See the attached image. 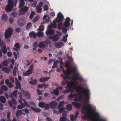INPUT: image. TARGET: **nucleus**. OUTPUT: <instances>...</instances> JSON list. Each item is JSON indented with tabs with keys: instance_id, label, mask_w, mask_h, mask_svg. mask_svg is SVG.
I'll return each instance as SVG.
<instances>
[{
	"instance_id": "cd10ccee",
	"label": "nucleus",
	"mask_w": 121,
	"mask_h": 121,
	"mask_svg": "<svg viewBox=\"0 0 121 121\" xmlns=\"http://www.w3.org/2000/svg\"><path fill=\"white\" fill-rule=\"evenodd\" d=\"M25 4V3L24 0H20V3L19 6V8H20L23 6Z\"/></svg>"
},
{
	"instance_id": "2f4dec72",
	"label": "nucleus",
	"mask_w": 121,
	"mask_h": 121,
	"mask_svg": "<svg viewBox=\"0 0 121 121\" xmlns=\"http://www.w3.org/2000/svg\"><path fill=\"white\" fill-rule=\"evenodd\" d=\"M8 17L7 15L6 14H4L2 15V19L3 20H5L7 21L8 20Z\"/></svg>"
},
{
	"instance_id": "6e6d98bb",
	"label": "nucleus",
	"mask_w": 121,
	"mask_h": 121,
	"mask_svg": "<svg viewBox=\"0 0 121 121\" xmlns=\"http://www.w3.org/2000/svg\"><path fill=\"white\" fill-rule=\"evenodd\" d=\"M56 22L55 20V21H53V24L52 25V26L54 28H56Z\"/></svg>"
},
{
	"instance_id": "5701e85b",
	"label": "nucleus",
	"mask_w": 121,
	"mask_h": 121,
	"mask_svg": "<svg viewBox=\"0 0 121 121\" xmlns=\"http://www.w3.org/2000/svg\"><path fill=\"white\" fill-rule=\"evenodd\" d=\"M2 70L4 71L5 73H9L10 72L9 70L7 67H3L2 68Z\"/></svg>"
},
{
	"instance_id": "4be33fe9",
	"label": "nucleus",
	"mask_w": 121,
	"mask_h": 121,
	"mask_svg": "<svg viewBox=\"0 0 121 121\" xmlns=\"http://www.w3.org/2000/svg\"><path fill=\"white\" fill-rule=\"evenodd\" d=\"M44 43V46L45 48L48 47V46L49 44H51V42L48 40H46L43 41Z\"/></svg>"
},
{
	"instance_id": "72a5a7b5",
	"label": "nucleus",
	"mask_w": 121,
	"mask_h": 121,
	"mask_svg": "<svg viewBox=\"0 0 121 121\" xmlns=\"http://www.w3.org/2000/svg\"><path fill=\"white\" fill-rule=\"evenodd\" d=\"M45 103L43 102H39L38 104V106L41 108H43L44 107Z\"/></svg>"
},
{
	"instance_id": "bb28decb",
	"label": "nucleus",
	"mask_w": 121,
	"mask_h": 121,
	"mask_svg": "<svg viewBox=\"0 0 121 121\" xmlns=\"http://www.w3.org/2000/svg\"><path fill=\"white\" fill-rule=\"evenodd\" d=\"M38 47L41 48H45L44 44L43 41L40 42L38 45Z\"/></svg>"
},
{
	"instance_id": "37998d69",
	"label": "nucleus",
	"mask_w": 121,
	"mask_h": 121,
	"mask_svg": "<svg viewBox=\"0 0 121 121\" xmlns=\"http://www.w3.org/2000/svg\"><path fill=\"white\" fill-rule=\"evenodd\" d=\"M63 25V23H60L58 24L57 28L59 30H60L61 29Z\"/></svg>"
},
{
	"instance_id": "e433bc0d",
	"label": "nucleus",
	"mask_w": 121,
	"mask_h": 121,
	"mask_svg": "<svg viewBox=\"0 0 121 121\" xmlns=\"http://www.w3.org/2000/svg\"><path fill=\"white\" fill-rule=\"evenodd\" d=\"M74 80L75 81H76L77 80H78L79 81H83V79L81 76H79L77 78H75Z\"/></svg>"
},
{
	"instance_id": "ea45409f",
	"label": "nucleus",
	"mask_w": 121,
	"mask_h": 121,
	"mask_svg": "<svg viewBox=\"0 0 121 121\" xmlns=\"http://www.w3.org/2000/svg\"><path fill=\"white\" fill-rule=\"evenodd\" d=\"M1 88L5 91H7L8 90L7 86L4 85H2L1 86Z\"/></svg>"
},
{
	"instance_id": "c756f323",
	"label": "nucleus",
	"mask_w": 121,
	"mask_h": 121,
	"mask_svg": "<svg viewBox=\"0 0 121 121\" xmlns=\"http://www.w3.org/2000/svg\"><path fill=\"white\" fill-rule=\"evenodd\" d=\"M67 109L68 111L71 110L72 108V106L70 104H68L66 106Z\"/></svg>"
},
{
	"instance_id": "7c9ffc66",
	"label": "nucleus",
	"mask_w": 121,
	"mask_h": 121,
	"mask_svg": "<svg viewBox=\"0 0 121 121\" xmlns=\"http://www.w3.org/2000/svg\"><path fill=\"white\" fill-rule=\"evenodd\" d=\"M14 46L15 48H17L18 49H19L21 48V44L19 42L16 43L14 45Z\"/></svg>"
},
{
	"instance_id": "864d4df0",
	"label": "nucleus",
	"mask_w": 121,
	"mask_h": 121,
	"mask_svg": "<svg viewBox=\"0 0 121 121\" xmlns=\"http://www.w3.org/2000/svg\"><path fill=\"white\" fill-rule=\"evenodd\" d=\"M67 29L65 27H62V31L64 33H66L67 32Z\"/></svg>"
},
{
	"instance_id": "39448f33",
	"label": "nucleus",
	"mask_w": 121,
	"mask_h": 121,
	"mask_svg": "<svg viewBox=\"0 0 121 121\" xmlns=\"http://www.w3.org/2000/svg\"><path fill=\"white\" fill-rule=\"evenodd\" d=\"M92 107V106L91 104H89L88 105H86L85 106H83L82 108V109L83 110H86V111L83 112L82 111V113L83 114H88L89 112L91 111V109Z\"/></svg>"
},
{
	"instance_id": "680f3d73",
	"label": "nucleus",
	"mask_w": 121,
	"mask_h": 121,
	"mask_svg": "<svg viewBox=\"0 0 121 121\" xmlns=\"http://www.w3.org/2000/svg\"><path fill=\"white\" fill-rule=\"evenodd\" d=\"M4 45H5L4 43L1 40V39L0 38V46L1 47L2 46Z\"/></svg>"
},
{
	"instance_id": "20e7f679",
	"label": "nucleus",
	"mask_w": 121,
	"mask_h": 121,
	"mask_svg": "<svg viewBox=\"0 0 121 121\" xmlns=\"http://www.w3.org/2000/svg\"><path fill=\"white\" fill-rule=\"evenodd\" d=\"M8 4L6 6L5 9L7 12H9L11 11L13 8V5L12 0H8Z\"/></svg>"
},
{
	"instance_id": "5fc2aeb1",
	"label": "nucleus",
	"mask_w": 121,
	"mask_h": 121,
	"mask_svg": "<svg viewBox=\"0 0 121 121\" xmlns=\"http://www.w3.org/2000/svg\"><path fill=\"white\" fill-rule=\"evenodd\" d=\"M9 78L10 81L12 83H14V80L13 77L12 76H11L9 77Z\"/></svg>"
},
{
	"instance_id": "4468645a",
	"label": "nucleus",
	"mask_w": 121,
	"mask_h": 121,
	"mask_svg": "<svg viewBox=\"0 0 121 121\" xmlns=\"http://www.w3.org/2000/svg\"><path fill=\"white\" fill-rule=\"evenodd\" d=\"M22 92L23 95H25L26 96H27V98L29 99L30 98V96L29 93L27 91H25L24 90L22 89L21 90Z\"/></svg>"
},
{
	"instance_id": "0eeeda50",
	"label": "nucleus",
	"mask_w": 121,
	"mask_h": 121,
	"mask_svg": "<svg viewBox=\"0 0 121 121\" xmlns=\"http://www.w3.org/2000/svg\"><path fill=\"white\" fill-rule=\"evenodd\" d=\"M34 65L32 64L29 66V69L26 71L25 72H23V75L24 76H29L32 73V71L33 69Z\"/></svg>"
},
{
	"instance_id": "6ab92c4d",
	"label": "nucleus",
	"mask_w": 121,
	"mask_h": 121,
	"mask_svg": "<svg viewBox=\"0 0 121 121\" xmlns=\"http://www.w3.org/2000/svg\"><path fill=\"white\" fill-rule=\"evenodd\" d=\"M31 110L36 112H39L41 111V109L39 108L35 107L33 106L31 107Z\"/></svg>"
},
{
	"instance_id": "6e6552de",
	"label": "nucleus",
	"mask_w": 121,
	"mask_h": 121,
	"mask_svg": "<svg viewBox=\"0 0 121 121\" xmlns=\"http://www.w3.org/2000/svg\"><path fill=\"white\" fill-rule=\"evenodd\" d=\"M57 17L59 19H55V20L56 22H60L63 21L64 18V16L60 12H59L58 13Z\"/></svg>"
},
{
	"instance_id": "3c124183",
	"label": "nucleus",
	"mask_w": 121,
	"mask_h": 121,
	"mask_svg": "<svg viewBox=\"0 0 121 121\" xmlns=\"http://www.w3.org/2000/svg\"><path fill=\"white\" fill-rule=\"evenodd\" d=\"M43 26L42 25L40 26L38 28V30L40 31H43V30L44 29V27H43Z\"/></svg>"
},
{
	"instance_id": "f704fd0d",
	"label": "nucleus",
	"mask_w": 121,
	"mask_h": 121,
	"mask_svg": "<svg viewBox=\"0 0 121 121\" xmlns=\"http://www.w3.org/2000/svg\"><path fill=\"white\" fill-rule=\"evenodd\" d=\"M17 69V67H14L13 70V75L15 76H16Z\"/></svg>"
},
{
	"instance_id": "79ce46f5",
	"label": "nucleus",
	"mask_w": 121,
	"mask_h": 121,
	"mask_svg": "<svg viewBox=\"0 0 121 121\" xmlns=\"http://www.w3.org/2000/svg\"><path fill=\"white\" fill-rule=\"evenodd\" d=\"M18 92V91L17 90L14 91L12 93L13 96H15V97L17 98V94Z\"/></svg>"
},
{
	"instance_id": "58836bf2",
	"label": "nucleus",
	"mask_w": 121,
	"mask_h": 121,
	"mask_svg": "<svg viewBox=\"0 0 121 121\" xmlns=\"http://www.w3.org/2000/svg\"><path fill=\"white\" fill-rule=\"evenodd\" d=\"M50 107V106L49 104L47 103L45 105L44 107V109L45 110H48L49 109V108Z\"/></svg>"
},
{
	"instance_id": "423d86ee",
	"label": "nucleus",
	"mask_w": 121,
	"mask_h": 121,
	"mask_svg": "<svg viewBox=\"0 0 121 121\" xmlns=\"http://www.w3.org/2000/svg\"><path fill=\"white\" fill-rule=\"evenodd\" d=\"M17 21L19 26H22L25 24L26 19L24 17H21L18 18Z\"/></svg>"
},
{
	"instance_id": "9d476101",
	"label": "nucleus",
	"mask_w": 121,
	"mask_h": 121,
	"mask_svg": "<svg viewBox=\"0 0 121 121\" xmlns=\"http://www.w3.org/2000/svg\"><path fill=\"white\" fill-rule=\"evenodd\" d=\"M71 20L69 17H66L65 22H64V26L66 27H68L70 24V21Z\"/></svg>"
},
{
	"instance_id": "473e14b6",
	"label": "nucleus",
	"mask_w": 121,
	"mask_h": 121,
	"mask_svg": "<svg viewBox=\"0 0 121 121\" xmlns=\"http://www.w3.org/2000/svg\"><path fill=\"white\" fill-rule=\"evenodd\" d=\"M29 83L31 85H35L37 83V82L36 80L34 79L30 81Z\"/></svg>"
},
{
	"instance_id": "774afa93",
	"label": "nucleus",
	"mask_w": 121,
	"mask_h": 121,
	"mask_svg": "<svg viewBox=\"0 0 121 121\" xmlns=\"http://www.w3.org/2000/svg\"><path fill=\"white\" fill-rule=\"evenodd\" d=\"M37 91L38 94L39 95H42V92L39 89H37Z\"/></svg>"
},
{
	"instance_id": "09e8293b",
	"label": "nucleus",
	"mask_w": 121,
	"mask_h": 121,
	"mask_svg": "<svg viewBox=\"0 0 121 121\" xmlns=\"http://www.w3.org/2000/svg\"><path fill=\"white\" fill-rule=\"evenodd\" d=\"M8 64L6 60H4L2 62V65L4 66H7Z\"/></svg>"
},
{
	"instance_id": "a878e982",
	"label": "nucleus",
	"mask_w": 121,
	"mask_h": 121,
	"mask_svg": "<svg viewBox=\"0 0 121 121\" xmlns=\"http://www.w3.org/2000/svg\"><path fill=\"white\" fill-rule=\"evenodd\" d=\"M68 87L66 89L68 91H69V92L70 91L71 89L73 88V86L72 85H70L69 83H68L67 85L66 86V87Z\"/></svg>"
},
{
	"instance_id": "f8f14e48",
	"label": "nucleus",
	"mask_w": 121,
	"mask_h": 121,
	"mask_svg": "<svg viewBox=\"0 0 121 121\" xmlns=\"http://www.w3.org/2000/svg\"><path fill=\"white\" fill-rule=\"evenodd\" d=\"M55 30L53 29L48 30L45 33L47 35H52L54 34Z\"/></svg>"
},
{
	"instance_id": "1a4fd4ad",
	"label": "nucleus",
	"mask_w": 121,
	"mask_h": 121,
	"mask_svg": "<svg viewBox=\"0 0 121 121\" xmlns=\"http://www.w3.org/2000/svg\"><path fill=\"white\" fill-rule=\"evenodd\" d=\"M92 113L95 115L97 116L96 120V121H106V120L104 119H100V116L98 113L95 110H93Z\"/></svg>"
},
{
	"instance_id": "393cba45",
	"label": "nucleus",
	"mask_w": 121,
	"mask_h": 121,
	"mask_svg": "<svg viewBox=\"0 0 121 121\" xmlns=\"http://www.w3.org/2000/svg\"><path fill=\"white\" fill-rule=\"evenodd\" d=\"M16 86L15 87V88L17 89L19 88L21 90L22 89L21 85L19 82H16Z\"/></svg>"
},
{
	"instance_id": "ddd939ff",
	"label": "nucleus",
	"mask_w": 121,
	"mask_h": 121,
	"mask_svg": "<svg viewBox=\"0 0 121 121\" xmlns=\"http://www.w3.org/2000/svg\"><path fill=\"white\" fill-rule=\"evenodd\" d=\"M50 79V78L49 77H45L40 78L39 80L40 82H45Z\"/></svg>"
},
{
	"instance_id": "412c9836",
	"label": "nucleus",
	"mask_w": 121,
	"mask_h": 121,
	"mask_svg": "<svg viewBox=\"0 0 121 121\" xmlns=\"http://www.w3.org/2000/svg\"><path fill=\"white\" fill-rule=\"evenodd\" d=\"M1 50L4 54H5L7 53V49L5 45L1 47Z\"/></svg>"
},
{
	"instance_id": "f03ea898",
	"label": "nucleus",
	"mask_w": 121,
	"mask_h": 121,
	"mask_svg": "<svg viewBox=\"0 0 121 121\" xmlns=\"http://www.w3.org/2000/svg\"><path fill=\"white\" fill-rule=\"evenodd\" d=\"M63 72L65 75L67 76H65L62 74L60 75L63 78L64 80H65L67 79H70V78L68 77V76L70 75L71 73V70L70 69H67L65 70L64 69H63Z\"/></svg>"
},
{
	"instance_id": "c03bdc74",
	"label": "nucleus",
	"mask_w": 121,
	"mask_h": 121,
	"mask_svg": "<svg viewBox=\"0 0 121 121\" xmlns=\"http://www.w3.org/2000/svg\"><path fill=\"white\" fill-rule=\"evenodd\" d=\"M53 93L55 94L56 95H58L59 94L58 89V87H57L56 89L54 90Z\"/></svg>"
},
{
	"instance_id": "c9c22d12",
	"label": "nucleus",
	"mask_w": 121,
	"mask_h": 121,
	"mask_svg": "<svg viewBox=\"0 0 121 121\" xmlns=\"http://www.w3.org/2000/svg\"><path fill=\"white\" fill-rule=\"evenodd\" d=\"M65 110V108L64 107H62L59 110L58 113H62Z\"/></svg>"
},
{
	"instance_id": "49530a36",
	"label": "nucleus",
	"mask_w": 121,
	"mask_h": 121,
	"mask_svg": "<svg viewBox=\"0 0 121 121\" xmlns=\"http://www.w3.org/2000/svg\"><path fill=\"white\" fill-rule=\"evenodd\" d=\"M67 120V118L65 117H63L60 118V121H66Z\"/></svg>"
},
{
	"instance_id": "4c0bfd02",
	"label": "nucleus",
	"mask_w": 121,
	"mask_h": 121,
	"mask_svg": "<svg viewBox=\"0 0 121 121\" xmlns=\"http://www.w3.org/2000/svg\"><path fill=\"white\" fill-rule=\"evenodd\" d=\"M68 36V34H67L65 36H64L63 37V39H64L65 38V40L61 39V41H62L65 43H66L67 41V38Z\"/></svg>"
},
{
	"instance_id": "a18cd8bd",
	"label": "nucleus",
	"mask_w": 121,
	"mask_h": 121,
	"mask_svg": "<svg viewBox=\"0 0 121 121\" xmlns=\"http://www.w3.org/2000/svg\"><path fill=\"white\" fill-rule=\"evenodd\" d=\"M35 14V13L34 11L31 12L30 16H29V18L30 19H32L34 16Z\"/></svg>"
},
{
	"instance_id": "a19ab883",
	"label": "nucleus",
	"mask_w": 121,
	"mask_h": 121,
	"mask_svg": "<svg viewBox=\"0 0 121 121\" xmlns=\"http://www.w3.org/2000/svg\"><path fill=\"white\" fill-rule=\"evenodd\" d=\"M36 10L38 13H40L42 11V8L39 6H37L36 8Z\"/></svg>"
},
{
	"instance_id": "de8ad7c7",
	"label": "nucleus",
	"mask_w": 121,
	"mask_h": 121,
	"mask_svg": "<svg viewBox=\"0 0 121 121\" xmlns=\"http://www.w3.org/2000/svg\"><path fill=\"white\" fill-rule=\"evenodd\" d=\"M90 117L88 115L86 116V115H84L82 118L84 120H86L90 118Z\"/></svg>"
},
{
	"instance_id": "dca6fc26",
	"label": "nucleus",
	"mask_w": 121,
	"mask_h": 121,
	"mask_svg": "<svg viewBox=\"0 0 121 121\" xmlns=\"http://www.w3.org/2000/svg\"><path fill=\"white\" fill-rule=\"evenodd\" d=\"M5 82L6 84L8 86L9 88H11L13 86V85L11 82H10L8 79L5 80Z\"/></svg>"
},
{
	"instance_id": "aec40b11",
	"label": "nucleus",
	"mask_w": 121,
	"mask_h": 121,
	"mask_svg": "<svg viewBox=\"0 0 121 121\" xmlns=\"http://www.w3.org/2000/svg\"><path fill=\"white\" fill-rule=\"evenodd\" d=\"M72 104L75 107L78 108H80V107L81 104L80 103H78L76 102H72Z\"/></svg>"
},
{
	"instance_id": "c85d7f7f",
	"label": "nucleus",
	"mask_w": 121,
	"mask_h": 121,
	"mask_svg": "<svg viewBox=\"0 0 121 121\" xmlns=\"http://www.w3.org/2000/svg\"><path fill=\"white\" fill-rule=\"evenodd\" d=\"M11 15L13 17H16L17 16V13L16 12L13 11L11 13Z\"/></svg>"
},
{
	"instance_id": "603ef678",
	"label": "nucleus",
	"mask_w": 121,
	"mask_h": 121,
	"mask_svg": "<svg viewBox=\"0 0 121 121\" xmlns=\"http://www.w3.org/2000/svg\"><path fill=\"white\" fill-rule=\"evenodd\" d=\"M32 26L31 23V22L28 23L27 25L26 28L27 29H29Z\"/></svg>"
},
{
	"instance_id": "2eb2a0df",
	"label": "nucleus",
	"mask_w": 121,
	"mask_h": 121,
	"mask_svg": "<svg viewBox=\"0 0 121 121\" xmlns=\"http://www.w3.org/2000/svg\"><path fill=\"white\" fill-rule=\"evenodd\" d=\"M50 107L54 108L56 107L57 104L56 101L51 102L49 104Z\"/></svg>"
},
{
	"instance_id": "7ed1b4c3",
	"label": "nucleus",
	"mask_w": 121,
	"mask_h": 121,
	"mask_svg": "<svg viewBox=\"0 0 121 121\" xmlns=\"http://www.w3.org/2000/svg\"><path fill=\"white\" fill-rule=\"evenodd\" d=\"M13 32V30L11 27L8 28L6 30L4 33V36L5 39H7L10 38Z\"/></svg>"
},
{
	"instance_id": "a211bd4d",
	"label": "nucleus",
	"mask_w": 121,
	"mask_h": 121,
	"mask_svg": "<svg viewBox=\"0 0 121 121\" xmlns=\"http://www.w3.org/2000/svg\"><path fill=\"white\" fill-rule=\"evenodd\" d=\"M59 38L58 35L55 34L52 36V40L53 42H56L58 41Z\"/></svg>"
},
{
	"instance_id": "bf43d9fd",
	"label": "nucleus",
	"mask_w": 121,
	"mask_h": 121,
	"mask_svg": "<svg viewBox=\"0 0 121 121\" xmlns=\"http://www.w3.org/2000/svg\"><path fill=\"white\" fill-rule=\"evenodd\" d=\"M49 19H47L46 20V21H43V23H42V22H41V24H44L45 23H47L49 22Z\"/></svg>"
},
{
	"instance_id": "052dcab7",
	"label": "nucleus",
	"mask_w": 121,
	"mask_h": 121,
	"mask_svg": "<svg viewBox=\"0 0 121 121\" xmlns=\"http://www.w3.org/2000/svg\"><path fill=\"white\" fill-rule=\"evenodd\" d=\"M18 97L21 100H22V94L19 91L18 92Z\"/></svg>"
},
{
	"instance_id": "69168bd1",
	"label": "nucleus",
	"mask_w": 121,
	"mask_h": 121,
	"mask_svg": "<svg viewBox=\"0 0 121 121\" xmlns=\"http://www.w3.org/2000/svg\"><path fill=\"white\" fill-rule=\"evenodd\" d=\"M17 113L19 114L20 115H21L23 113L22 112L21 110H18L17 111Z\"/></svg>"
},
{
	"instance_id": "0e129e2a",
	"label": "nucleus",
	"mask_w": 121,
	"mask_h": 121,
	"mask_svg": "<svg viewBox=\"0 0 121 121\" xmlns=\"http://www.w3.org/2000/svg\"><path fill=\"white\" fill-rule=\"evenodd\" d=\"M11 114V113L10 112H8L7 113V118L9 119L10 118Z\"/></svg>"
},
{
	"instance_id": "9b49d317",
	"label": "nucleus",
	"mask_w": 121,
	"mask_h": 121,
	"mask_svg": "<svg viewBox=\"0 0 121 121\" xmlns=\"http://www.w3.org/2000/svg\"><path fill=\"white\" fill-rule=\"evenodd\" d=\"M28 10V8L27 7L24 6L21 8L20 11V14L22 15L25 14Z\"/></svg>"
},
{
	"instance_id": "8fccbe9b",
	"label": "nucleus",
	"mask_w": 121,
	"mask_h": 121,
	"mask_svg": "<svg viewBox=\"0 0 121 121\" xmlns=\"http://www.w3.org/2000/svg\"><path fill=\"white\" fill-rule=\"evenodd\" d=\"M43 35V32H39L37 34V35L39 37H42Z\"/></svg>"
},
{
	"instance_id": "4d7b16f0",
	"label": "nucleus",
	"mask_w": 121,
	"mask_h": 121,
	"mask_svg": "<svg viewBox=\"0 0 121 121\" xmlns=\"http://www.w3.org/2000/svg\"><path fill=\"white\" fill-rule=\"evenodd\" d=\"M21 30V29L19 27L17 28L15 30L17 32H20Z\"/></svg>"
},
{
	"instance_id": "f3484780",
	"label": "nucleus",
	"mask_w": 121,
	"mask_h": 121,
	"mask_svg": "<svg viewBox=\"0 0 121 121\" xmlns=\"http://www.w3.org/2000/svg\"><path fill=\"white\" fill-rule=\"evenodd\" d=\"M54 45L55 47L56 48H61L62 46H63L64 43L62 42H58L57 43H54Z\"/></svg>"
},
{
	"instance_id": "13d9d810",
	"label": "nucleus",
	"mask_w": 121,
	"mask_h": 121,
	"mask_svg": "<svg viewBox=\"0 0 121 121\" xmlns=\"http://www.w3.org/2000/svg\"><path fill=\"white\" fill-rule=\"evenodd\" d=\"M67 58L70 60V61H71L73 60V59L70 56H69L68 54H67L66 55Z\"/></svg>"
},
{
	"instance_id": "f257e3e1",
	"label": "nucleus",
	"mask_w": 121,
	"mask_h": 121,
	"mask_svg": "<svg viewBox=\"0 0 121 121\" xmlns=\"http://www.w3.org/2000/svg\"><path fill=\"white\" fill-rule=\"evenodd\" d=\"M74 90H76L78 92L79 95V98L80 100L82 99V94L81 92L80 91V90H82V93H83L84 95L86 98V100L87 101L89 100L90 98V93L89 90L87 89L83 88L80 85H76L73 88Z\"/></svg>"
},
{
	"instance_id": "b1692460",
	"label": "nucleus",
	"mask_w": 121,
	"mask_h": 121,
	"mask_svg": "<svg viewBox=\"0 0 121 121\" xmlns=\"http://www.w3.org/2000/svg\"><path fill=\"white\" fill-rule=\"evenodd\" d=\"M0 101L2 103H5L6 101V99L3 96H0Z\"/></svg>"
},
{
	"instance_id": "e2e57ef3",
	"label": "nucleus",
	"mask_w": 121,
	"mask_h": 121,
	"mask_svg": "<svg viewBox=\"0 0 121 121\" xmlns=\"http://www.w3.org/2000/svg\"><path fill=\"white\" fill-rule=\"evenodd\" d=\"M9 22L10 24H12L13 23V19L12 17H10L9 19Z\"/></svg>"
},
{
	"instance_id": "338daca9",
	"label": "nucleus",
	"mask_w": 121,
	"mask_h": 121,
	"mask_svg": "<svg viewBox=\"0 0 121 121\" xmlns=\"http://www.w3.org/2000/svg\"><path fill=\"white\" fill-rule=\"evenodd\" d=\"M43 9L45 11H47L48 10V6L47 5H45L43 6Z\"/></svg>"
}]
</instances>
